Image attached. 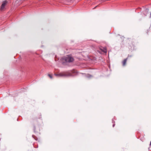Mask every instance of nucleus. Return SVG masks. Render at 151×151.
Returning a JSON list of instances; mask_svg holds the SVG:
<instances>
[{
  "mask_svg": "<svg viewBox=\"0 0 151 151\" xmlns=\"http://www.w3.org/2000/svg\"><path fill=\"white\" fill-rule=\"evenodd\" d=\"M55 75L60 77H65L70 76H72V74L69 72H64L60 73L58 74H55Z\"/></svg>",
  "mask_w": 151,
  "mask_h": 151,
  "instance_id": "nucleus-1",
  "label": "nucleus"
},
{
  "mask_svg": "<svg viewBox=\"0 0 151 151\" xmlns=\"http://www.w3.org/2000/svg\"><path fill=\"white\" fill-rule=\"evenodd\" d=\"M150 145H151V142H150Z\"/></svg>",
  "mask_w": 151,
  "mask_h": 151,
  "instance_id": "nucleus-8",
  "label": "nucleus"
},
{
  "mask_svg": "<svg viewBox=\"0 0 151 151\" xmlns=\"http://www.w3.org/2000/svg\"><path fill=\"white\" fill-rule=\"evenodd\" d=\"M150 15H151V13H150Z\"/></svg>",
  "mask_w": 151,
  "mask_h": 151,
  "instance_id": "nucleus-9",
  "label": "nucleus"
},
{
  "mask_svg": "<svg viewBox=\"0 0 151 151\" xmlns=\"http://www.w3.org/2000/svg\"><path fill=\"white\" fill-rule=\"evenodd\" d=\"M114 126H115V124H113V127H114Z\"/></svg>",
  "mask_w": 151,
  "mask_h": 151,
  "instance_id": "nucleus-7",
  "label": "nucleus"
},
{
  "mask_svg": "<svg viewBox=\"0 0 151 151\" xmlns=\"http://www.w3.org/2000/svg\"><path fill=\"white\" fill-rule=\"evenodd\" d=\"M127 58L124 59L122 62V65L124 66L126 65Z\"/></svg>",
  "mask_w": 151,
  "mask_h": 151,
  "instance_id": "nucleus-4",
  "label": "nucleus"
},
{
  "mask_svg": "<svg viewBox=\"0 0 151 151\" xmlns=\"http://www.w3.org/2000/svg\"><path fill=\"white\" fill-rule=\"evenodd\" d=\"M7 3V2L6 1H4L3 2L1 5V10L2 11L4 9L5 7L6 6Z\"/></svg>",
  "mask_w": 151,
  "mask_h": 151,
  "instance_id": "nucleus-3",
  "label": "nucleus"
},
{
  "mask_svg": "<svg viewBox=\"0 0 151 151\" xmlns=\"http://www.w3.org/2000/svg\"><path fill=\"white\" fill-rule=\"evenodd\" d=\"M63 59L66 62L68 63L72 62L74 60V59L73 57L69 55L65 56Z\"/></svg>",
  "mask_w": 151,
  "mask_h": 151,
  "instance_id": "nucleus-2",
  "label": "nucleus"
},
{
  "mask_svg": "<svg viewBox=\"0 0 151 151\" xmlns=\"http://www.w3.org/2000/svg\"><path fill=\"white\" fill-rule=\"evenodd\" d=\"M102 51L105 53H106L107 52V50L106 48H104V49L103 50H101Z\"/></svg>",
  "mask_w": 151,
  "mask_h": 151,
  "instance_id": "nucleus-5",
  "label": "nucleus"
},
{
  "mask_svg": "<svg viewBox=\"0 0 151 151\" xmlns=\"http://www.w3.org/2000/svg\"><path fill=\"white\" fill-rule=\"evenodd\" d=\"M48 76L51 78H52V75L49 74H48Z\"/></svg>",
  "mask_w": 151,
  "mask_h": 151,
  "instance_id": "nucleus-6",
  "label": "nucleus"
}]
</instances>
